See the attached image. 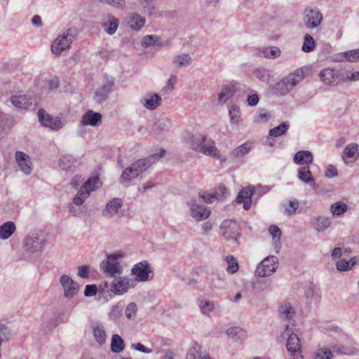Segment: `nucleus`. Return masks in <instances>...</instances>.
I'll use <instances>...</instances> for the list:
<instances>
[{
    "instance_id": "c9c22d12",
    "label": "nucleus",
    "mask_w": 359,
    "mask_h": 359,
    "mask_svg": "<svg viewBox=\"0 0 359 359\" xmlns=\"http://www.w3.org/2000/svg\"><path fill=\"white\" fill-rule=\"evenodd\" d=\"M235 93L236 89L234 86H225L222 88L221 92L219 94L218 101L220 103L224 104L231 98Z\"/></svg>"
},
{
    "instance_id": "9d476101",
    "label": "nucleus",
    "mask_w": 359,
    "mask_h": 359,
    "mask_svg": "<svg viewBox=\"0 0 359 359\" xmlns=\"http://www.w3.org/2000/svg\"><path fill=\"white\" fill-rule=\"evenodd\" d=\"M278 258L276 256L266 257L257 266L255 275L259 277H266L273 274L278 267Z\"/></svg>"
},
{
    "instance_id": "58836bf2",
    "label": "nucleus",
    "mask_w": 359,
    "mask_h": 359,
    "mask_svg": "<svg viewBox=\"0 0 359 359\" xmlns=\"http://www.w3.org/2000/svg\"><path fill=\"white\" fill-rule=\"evenodd\" d=\"M226 333L228 335L229 338L235 341L243 340L245 339L247 337L246 332L244 330L238 327H231L228 329Z\"/></svg>"
},
{
    "instance_id": "774afa93",
    "label": "nucleus",
    "mask_w": 359,
    "mask_h": 359,
    "mask_svg": "<svg viewBox=\"0 0 359 359\" xmlns=\"http://www.w3.org/2000/svg\"><path fill=\"white\" fill-rule=\"evenodd\" d=\"M299 202L297 199L289 201L287 207L285 208V212L287 215L294 214L299 207Z\"/></svg>"
},
{
    "instance_id": "c756f323",
    "label": "nucleus",
    "mask_w": 359,
    "mask_h": 359,
    "mask_svg": "<svg viewBox=\"0 0 359 359\" xmlns=\"http://www.w3.org/2000/svg\"><path fill=\"white\" fill-rule=\"evenodd\" d=\"M101 119L102 114L100 113L89 110L82 116L81 123L83 125L97 126L100 123Z\"/></svg>"
},
{
    "instance_id": "2eb2a0df",
    "label": "nucleus",
    "mask_w": 359,
    "mask_h": 359,
    "mask_svg": "<svg viewBox=\"0 0 359 359\" xmlns=\"http://www.w3.org/2000/svg\"><path fill=\"white\" fill-rule=\"evenodd\" d=\"M10 100L13 106L22 109L33 110L36 105V99L26 95H13Z\"/></svg>"
},
{
    "instance_id": "f704fd0d",
    "label": "nucleus",
    "mask_w": 359,
    "mask_h": 359,
    "mask_svg": "<svg viewBox=\"0 0 359 359\" xmlns=\"http://www.w3.org/2000/svg\"><path fill=\"white\" fill-rule=\"evenodd\" d=\"M170 126V122L168 118L158 120L154 123L151 130L156 133V135H161L164 132L168 130Z\"/></svg>"
},
{
    "instance_id": "8fccbe9b",
    "label": "nucleus",
    "mask_w": 359,
    "mask_h": 359,
    "mask_svg": "<svg viewBox=\"0 0 359 359\" xmlns=\"http://www.w3.org/2000/svg\"><path fill=\"white\" fill-rule=\"evenodd\" d=\"M289 126L290 125L287 121L283 122L279 126L271 129L269 130V135L274 137H279L286 133Z\"/></svg>"
},
{
    "instance_id": "4c0bfd02",
    "label": "nucleus",
    "mask_w": 359,
    "mask_h": 359,
    "mask_svg": "<svg viewBox=\"0 0 359 359\" xmlns=\"http://www.w3.org/2000/svg\"><path fill=\"white\" fill-rule=\"evenodd\" d=\"M225 285L226 281L224 274H214L212 276L209 287L211 290H221L224 287Z\"/></svg>"
},
{
    "instance_id": "2f4dec72",
    "label": "nucleus",
    "mask_w": 359,
    "mask_h": 359,
    "mask_svg": "<svg viewBox=\"0 0 359 359\" xmlns=\"http://www.w3.org/2000/svg\"><path fill=\"white\" fill-rule=\"evenodd\" d=\"M298 178L306 184L313 187H316L315 180L312 176L311 172L308 166H303L298 169Z\"/></svg>"
},
{
    "instance_id": "37998d69",
    "label": "nucleus",
    "mask_w": 359,
    "mask_h": 359,
    "mask_svg": "<svg viewBox=\"0 0 359 359\" xmlns=\"http://www.w3.org/2000/svg\"><path fill=\"white\" fill-rule=\"evenodd\" d=\"M348 210V205L342 202L338 201L330 205V212L333 216H341Z\"/></svg>"
},
{
    "instance_id": "4d7b16f0",
    "label": "nucleus",
    "mask_w": 359,
    "mask_h": 359,
    "mask_svg": "<svg viewBox=\"0 0 359 359\" xmlns=\"http://www.w3.org/2000/svg\"><path fill=\"white\" fill-rule=\"evenodd\" d=\"M191 58L188 54H182L175 56L173 58V63L177 65L178 67L184 65H189L191 62Z\"/></svg>"
},
{
    "instance_id": "3c124183",
    "label": "nucleus",
    "mask_w": 359,
    "mask_h": 359,
    "mask_svg": "<svg viewBox=\"0 0 359 359\" xmlns=\"http://www.w3.org/2000/svg\"><path fill=\"white\" fill-rule=\"evenodd\" d=\"M315 46L316 42L313 38L309 34H306L304 36L302 50L305 53L311 52L313 50Z\"/></svg>"
},
{
    "instance_id": "b1692460",
    "label": "nucleus",
    "mask_w": 359,
    "mask_h": 359,
    "mask_svg": "<svg viewBox=\"0 0 359 359\" xmlns=\"http://www.w3.org/2000/svg\"><path fill=\"white\" fill-rule=\"evenodd\" d=\"M15 158L20 170L26 175L32 172V162L29 156L22 151H18L15 153Z\"/></svg>"
},
{
    "instance_id": "5701e85b",
    "label": "nucleus",
    "mask_w": 359,
    "mask_h": 359,
    "mask_svg": "<svg viewBox=\"0 0 359 359\" xmlns=\"http://www.w3.org/2000/svg\"><path fill=\"white\" fill-rule=\"evenodd\" d=\"M119 25V20L113 15L108 13L102 19V26L104 31L109 35H113L116 32Z\"/></svg>"
},
{
    "instance_id": "f03ea898",
    "label": "nucleus",
    "mask_w": 359,
    "mask_h": 359,
    "mask_svg": "<svg viewBox=\"0 0 359 359\" xmlns=\"http://www.w3.org/2000/svg\"><path fill=\"white\" fill-rule=\"evenodd\" d=\"M306 77L304 68H298L283 77L275 85V92L278 95H285Z\"/></svg>"
},
{
    "instance_id": "c85d7f7f",
    "label": "nucleus",
    "mask_w": 359,
    "mask_h": 359,
    "mask_svg": "<svg viewBox=\"0 0 359 359\" xmlns=\"http://www.w3.org/2000/svg\"><path fill=\"white\" fill-rule=\"evenodd\" d=\"M121 206V199L115 198L107 203L105 208L102 211V215L105 217H111L118 212Z\"/></svg>"
},
{
    "instance_id": "603ef678",
    "label": "nucleus",
    "mask_w": 359,
    "mask_h": 359,
    "mask_svg": "<svg viewBox=\"0 0 359 359\" xmlns=\"http://www.w3.org/2000/svg\"><path fill=\"white\" fill-rule=\"evenodd\" d=\"M253 74L259 81L269 83L270 81V73L264 68H257L253 71Z\"/></svg>"
},
{
    "instance_id": "13d9d810",
    "label": "nucleus",
    "mask_w": 359,
    "mask_h": 359,
    "mask_svg": "<svg viewBox=\"0 0 359 359\" xmlns=\"http://www.w3.org/2000/svg\"><path fill=\"white\" fill-rule=\"evenodd\" d=\"M159 40V36L156 35H147L144 36L142 39L141 44L143 47H149L154 45H161V43H157Z\"/></svg>"
},
{
    "instance_id": "864d4df0",
    "label": "nucleus",
    "mask_w": 359,
    "mask_h": 359,
    "mask_svg": "<svg viewBox=\"0 0 359 359\" xmlns=\"http://www.w3.org/2000/svg\"><path fill=\"white\" fill-rule=\"evenodd\" d=\"M89 196L88 191L80 188L73 198V203L76 205H81Z\"/></svg>"
},
{
    "instance_id": "e2e57ef3",
    "label": "nucleus",
    "mask_w": 359,
    "mask_h": 359,
    "mask_svg": "<svg viewBox=\"0 0 359 359\" xmlns=\"http://www.w3.org/2000/svg\"><path fill=\"white\" fill-rule=\"evenodd\" d=\"M11 337V330L4 324H0V344L8 341Z\"/></svg>"
},
{
    "instance_id": "bb28decb",
    "label": "nucleus",
    "mask_w": 359,
    "mask_h": 359,
    "mask_svg": "<svg viewBox=\"0 0 359 359\" xmlns=\"http://www.w3.org/2000/svg\"><path fill=\"white\" fill-rule=\"evenodd\" d=\"M126 22L131 29L138 32L144 27L146 20L136 13H131L127 18Z\"/></svg>"
},
{
    "instance_id": "393cba45",
    "label": "nucleus",
    "mask_w": 359,
    "mask_h": 359,
    "mask_svg": "<svg viewBox=\"0 0 359 359\" xmlns=\"http://www.w3.org/2000/svg\"><path fill=\"white\" fill-rule=\"evenodd\" d=\"M59 165L62 170L73 172L80 165V162L71 155H65L60 158Z\"/></svg>"
},
{
    "instance_id": "338daca9",
    "label": "nucleus",
    "mask_w": 359,
    "mask_h": 359,
    "mask_svg": "<svg viewBox=\"0 0 359 359\" xmlns=\"http://www.w3.org/2000/svg\"><path fill=\"white\" fill-rule=\"evenodd\" d=\"M270 118V114L266 109L259 110L257 115L255 116V121L257 123H265L267 122Z\"/></svg>"
},
{
    "instance_id": "9b49d317",
    "label": "nucleus",
    "mask_w": 359,
    "mask_h": 359,
    "mask_svg": "<svg viewBox=\"0 0 359 359\" xmlns=\"http://www.w3.org/2000/svg\"><path fill=\"white\" fill-rule=\"evenodd\" d=\"M323 14L318 8H306L304 13L303 22L309 29L318 28L323 21Z\"/></svg>"
},
{
    "instance_id": "e433bc0d",
    "label": "nucleus",
    "mask_w": 359,
    "mask_h": 359,
    "mask_svg": "<svg viewBox=\"0 0 359 359\" xmlns=\"http://www.w3.org/2000/svg\"><path fill=\"white\" fill-rule=\"evenodd\" d=\"M125 348V342L118 334H114L111 337V351L113 353H119Z\"/></svg>"
},
{
    "instance_id": "09e8293b",
    "label": "nucleus",
    "mask_w": 359,
    "mask_h": 359,
    "mask_svg": "<svg viewBox=\"0 0 359 359\" xmlns=\"http://www.w3.org/2000/svg\"><path fill=\"white\" fill-rule=\"evenodd\" d=\"M229 114L231 124L238 125L242 119L241 118V110L236 105H232L229 107Z\"/></svg>"
},
{
    "instance_id": "bf43d9fd",
    "label": "nucleus",
    "mask_w": 359,
    "mask_h": 359,
    "mask_svg": "<svg viewBox=\"0 0 359 359\" xmlns=\"http://www.w3.org/2000/svg\"><path fill=\"white\" fill-rule=\"evenodd\" d=\"M344 57L348 62H355L359 61V48L344 52Z\"/></svg>"
},
{
    "instance_id": "f257e3e1",
    "label": "nucleus",
    "mask_w": 359,
    "mask_h": 359,
    "mask_svg": "<svg viewBox=\"0 0 359 359\" xmlns=\"http://www.w3.org/2000/svg\"><path fill=\"white\" fill-rule=\"evenodd\" d=\"M165 153L164 149H161L159 153L149 155L132 163L123 171L119 180L120 183L128 184L132 180L137 177L151 165L161 159L165 155Z\"/></svg>"
},
{
    "instance_id": "39448f33",
    "label": "nucleus",
    "mask_w": 359,
    "mask_h": 359,
    "mask_svg": "<svg viewBox=\"0 0 359 359\" xmlns=\"http://www.w3.org/2000/svg\"><path fill=\"white\" fill-rule=\"evenodd\" d=\"M123 257L121 253H114L108 255L107 259L100 263V269L102 271L110 277H115L121 275L123 269L118 259Z\"/></svg>"
},
{
    "instance_id": "1a4fd4ad",
    "label": "nucleus",
    "mask_w": 359,
    "mask_h": 359,
    "mask_svg": "<svg viewBox=\"0 0 359 359\" xmlns=\"http://www.w3.org/2000/svg\"><path fill=\"white\" fill-rule=\"evenodd\" d=\"M222 236L229 241H233L239 244L238 238L241 235V227L236 221L224 220L220 225Z\"/></svg>"
},
{
    "instance_id": "20e7f679",
    "label": "nucleus",
    "mask_w": 359,
    "mask_h": 359,
    "mask_svg": "<svg viewBox=\"0 0 359 359\" xmlns=\"http://www.w3.org/2000/svg\"><path fill=\"white\" fill-rule=\"evenodd\" d=\"M78 34L76 28H69L59 34L51 45V51L55 55H60L64 50L69 49L71 44Z\"/></svg>"
},
{
    "instance_id": "a878e982",
    "label": "nucleus",
    "mask_w": 359,
    "mask_h": 359,
    "mask_svg": "<svg viewBox=\"0 0 359 359\" xmlns=\"http://www.w3.org/2000/svg\"><path fill=\"white\" fill-rule=\"evenodd\" d=\"M90 328L96 341L100 345H103L106 342L107 334L104 325L99 322H93L90 324Z\"/></svg>"
},
{
    "instance_id": "a211bd4d",
    "label": "nucleus",
    "mask_w": 359,
    "mask_h": 359,
    "mask_svg": "<svg viewBox=\"0 0 359 359\" xmlns=\"http://www.w3.org/2000/svg\"><path fill=\"white\" fill-rule=\"evenodd\" d=\"M114 86V81L113 79H107L102 86L97 89L94 95V100L95 102L101 104L104 102L111 93Z\"/></svg>"
},
{
    "instance_id": "de8ad7c7",
    "label": "nucleus",
    "mask_w": 359,
    "mask_h": 359,
    "mask_svg": "<svg viewBox=\"0 0 359 359\" xmlns=\"http://www.w3.org/2000/svg\"><path fill=\"white\" fill-rule=\"evenodd\" d=\"M262 53L266 58L275 59L280 55L281 51L276 46H268L262 49Z\"/></svg>"
},
{
    "instance_id": "79ce46f5",
    "label": "nucleus",
    "mask_w": 359,
    "mask_h": 359,
    "mask_svg": "<svg viewBox=\"0 0 359 359\" xmlns=\"http://www.w3.org/2000/svg\"><path fill=\"white\" fill-rule=\"evenodd\" d=\"M358 259L353 257L350 260L341 259L336 264V268L339 271H346L351 270L357 263Z\"/></svg>"
},
{
    "instance_id": "cd10ccee",
    "label": "nucleus",
    "mask_w": 359,
    "mask_h": 359,
    "mask_svg": "<svg viewBox=\"0 0 359 359\" xmlns=\"http://www.w3.org/2000/svg\"><path fill=\"white\" fill-rule=\"evenodd\" d=\"M252 194L253 191L250 188H243L239 191L236 201L238 203H243V208L248 210L252 204Z\"/></svg>"
},
{
    "instance_id": "aec40b11",
    "label": "nucleus",
    "mask_w": 359,
    "mask_h": 359,
    "mask_svg": "<svg viewBox=\"0 0 359 359\" xmlns=\"http://www.w3.org/2000/svg\"><path fill=\"white\" fill-rule=\"evenodd\" d=\"M332 351L329 349H319L316 354L315 359H331L332 353L337 354H349L350 352L347 348L334 345L332 347Z\"/></svg>"
},
{
    "instance_id": "4468645a",
    "label": "nucleus",
    "mask_w": 359,
    "mask_h": 359,
    "mask_svg": "<svg viewBox=\"0 0 359 359\" xmlns=\"http://www.w3.org/2000/svg\"><path fill=\"white\" fill-rule=\"evenodd\" d=\"M38 117L40 123L44 127L49 128L51 130H57L62 128V121L59 117L53 118L51 115L46 113L43 109H40L38 111Z\"/></svg>"
},
{
    "instance_id": "6ab92c4d",
    "label": "nucleus",
    "mask_w": 359,
    "mask_h": 359,
    "mask_svg": "<svg viewBox=\"0 0 359 359\" xmlns=\"http://www.w3.org/2000/svg\"><path fill=\"white\" fill-rule=\"evenodd\" d=\"M311 226L318 232H323L327 229L332 224L329 217L316 215L309 219Z\"/></svg>"
},
{
    "instance_id": "412c9836",
    "label": "nucleus",
    "mask_w": 359,
    "mask_h": 359,
    "mask_svg": "<svg viewBox=\"0 0 359 359\" xmlns=\"http://www.w3.org/2000/svg\"><path fill=\"white\" fill-rule=\"evenodd\" d=\"M358 157L359 144L356 143L347 144L341 154V158L346 164L352 162L354 159H357Z\"/></svg>"
},
{
    "instance_id": "a18cd8bd",
    "label": "nucleus",
    "mask_w": 359,
    "mask_h": 359,
    "mask_svg": "<svg viewBox=\"0 0 359 359\" xmlns=\"http://www.w3.org/2000/svg\"><path fill=\"white\" fill-rule=\"evenodd\" d=\"M14 125L13 118L2 112H0V129L4 133L9 130Z\"/></svg>"
},
{
    "instance_id": "c03bdc74",
    "label": "nucleus",
    "mask_w": 359,
    "mask_h": 359,
    "mask_svg": "<svg viewBox=\"0 0 359 359\" xmlns=\"http://www.w3.org/2000/svg\"><path fill=\"white\" fill-rule=\"evenodd\" d=\"M278 312L283 319L288 320L292 319L294 314V311L290 304H285L280 306Z\"/></svg>"
},
{
    "instance_id": "473e14b6",
    "label": "nucleus",
    "mask_w": 359,
    "mask_h": 359,
    "mask_svg": "<svg viewBox=\"0 0 359 359\" xmlns=\"http://www.w3.org/2000/svg\"><path fill=\"white\" fill-rule=\"evenodd\" d=\"M269 232L273 238V245L276 249V252L278 253L281 248V230L278 226L273 224L269 227Z\"/></svg>"
},
{
    "instance_id": "72a5a7b5",
    "label": "nucleus",
    "mask_w": 359,
    "mask_h": 359,
    "mask_svg": "<svg viewBox=\"0 0 359 359\" xmlns=\"http://www.w3.org/2000/svg\"><path fill=\"white\" fill-rule=\"evenodd\" d=\"M16 227L14 222H6L0 226V238L6 240L15 231Z\"/></svg>"
},
{
    "instance_id": "69168bd1",
    "label": "nucleus",
    "mask_w": 359,
    "mask_h": 359,
    "mask_svg": "<svg viewBox=\"0 0 359 359\" xmlns=\"http://www.w3.org/2000/svg\"><path fill=\"white\" fill-rule=\"evenodd\" d=\"M201 357V346L196 344L187 354V359H198Z\"/></svg>"
},
{
    "instance_id": "7c9ffc66",
    "label": "nucleus",
    "mask_w": 359,
    "mask_h": 359,
    "mask_svg": "<svg viewBox=\"0 0 359 359\" xmlns=\"http://www.w3.org/2000/svg\"><path fill=\"white\" fill-rule=\"evenodd\" d=\"M313 155L310 151L302 150L294 156V162L298 165H308L313 162Z\"/></svg>"
},
{
    "instance_id": "0eeeda50",
    "label": "nucleus",
    "mask_w": 359,
    "mask_h": 359,
    "mask_svg": "<svg viewBox=\"0 0 359 359\" xmlns=\"http://www.w3.org/2000/svg\"><path fill=\"white\" fill-rule=\"evenodd\" d=\"M284 336L287 337L286 347L288 352L294 359H303L301 354V344L300 340L297 334L293 333L289 327V325L285 326V330L283 333Z\"/></svg>"
},
{
    "instance_id": "680f3d73",
    "label": "nucleus",
    "mask_w": 359,
    "mask_h": 359,
    "mask_svg": "<svg viewBox=\"0 0 359 359\" xmlns=\"http://www.w3.org/2000/svg\"><path fill=\"white\" fill-rule=\"evenodd\" d=\"M156 0H139L143 8L144 13L151 14L155 7L154 3Z\"/></svg>"
},
{
    "instance_id": "7ed1b4c3",
    "label": "nucleus",
    "mask_w": 359,
    "mask_h": 359,
    "mask_svg": "<svg viewBox=\"0 0 359 359\" xmlns=\"http://www.w3.org/2000/svg\"><path fill=\"white\" fill-rule=\"evenodd\" d=\"M191 148L196 152L219 158L220 154L215 146V142L210 137L203 135H191L189 138Z\"/></svg>"
},
{
    "instance_id": "5fc2aeb1",
    "label": "nucleus",
    "mask_w": 359,
    "mask_h": 359,
    "mask_svg": "<svg viewBox=\"0 0 359 359\" xmlns=\"http://www.w3.org/2000/svg\"><path fill=\"white\" fill-rule=\"evenodd\" d=\"M226 261L228 263L226 271L229 273H235L238 269V264L236 259L232 255H228L226 257Z\"/></svg>"
},
{
    "instance_id": "a19ab883",
    "label": "nucleus",
    "mask_w": 359,
    "mask_h": 359,
    "mask_svg": "<svg viewBox=\"0 0 359 359\" xmlns=\"http://www.w3.org/2000/svg\"><path fill=\"white\" fill-rule=\"evenodd\" d=\"M251 149V144L245 142L236 148L234 150L231 151L230 152V156L233 158H241L248 154Z\"/></svg>"
},
{
    "instance_id": "ddd939ff",
    "label": "nucleus",
    "mask_w": 359,
    "mask_h": 359,
    "mask_svg": "<svg viewBox=\"0 0 359 359\" xmlns=\"http://www.w3.org/2000/svg\"><path fill=\"white\" fill-rule=\"evenodd\" d=\"M60 283L64 291V297L67 299H72L79 291V283L68 275H62L60 278Z\"/></svg>"
},
{
    "instance_id": "49530a36",
    "label": "nucleus",
    "mask_w": 359,
    "mask_h": 359,
    "mask_svg": "<svg viewBox=\"0 0 359 359\" xmlns=\"http://www.w3.org/2000/svg\"><path fill=\"white\" fill-rule=\"evenodd\" d=\"M98 292L101 297L105 299L106 301H108L109 299L112 297L113 293L111 292V285H109L107 281L102 282L99 285Z\"/></svg>"
},
{
    "instance_id": "ea45409f",
    "label": "nucleus",
    "mask_w": 359,
    "mask_h": 359,
    "mask_svg": "<svg viewBox=\"0 0 359 359\" xmlns=\"http://www.w3.org/2000/svg\"><path fill=\"white\" fill-rule=\"evenodd\" d=\"M198 305L203 315H209L216 307L214 302L205 299H199Z\"/></svg>"
},
{
    "instance_id": "6e6d98bb",
    "label": "nucleus",
    "mask_w": 359,
    "mask_h": 359,
    "mask_svg": "<svg viewBox=\"0 0 359 359\" xmlns=\"http://www.w3.org/2000/svg\"><path fill=\"white\" fill-rule=\"evenodd\" d=\"M99 182V179L96 177H91L81 187V189L86 190L89 192L94 191L96 189V185Z\"/></svg>"
},
{
    "instance_id": "0e129e2a",
    "label": "nucleus",
    "mask_w": 359,
    "mask_h": 359,
    "mask_svg": "<svg viewBox=\"0 0 359 359\" xmlns=\"http://www.w3.org/2000/svg\"><path fill=\"white\" fill-rule=\"evenodd\" d=\"M99 1L111 6L118 9H124L126 8L125 0H98Z\"/></svg>"
},
{
    "instance_id": "f3484780",
    "label": "nucleus",
    "mask_w": 359,
    "mask_h": 359,
    "mask_svg": "<svg viewBox=\"0 0 359 359\" xmlns=\"http://www.w3.org/2000/svg\"><path fill=\"white\" fill-rule=\"evenodd\" d=\"M320 80L325 84L335 85L342 80L340 72L334 68H324L319 74Z\"/></svg>"
},
{
    "instance_id": "423d86ee",
    "label": "nucleus",
    "mask_w": 359,
    "mask_h": 359,
    "mask_svg": "<svg viewBox=\"0 0 359 359\" xmlns=\"http://www.w3.org/2000/svg\"><path fill=\"white\" fill-rule=\"evenodd\" d=\"M45 238L41 233L27 235L23 241V248L26 252L33 254L43 250Z\"/></svg>"
},
{
    "instance_id": "f8f14e48",
    "label": "nucleus",
    "mask_w": 359,
    "mask_h": 359,
    "mask_svg": "<svg viewBox=\"0 0 359 359\" xmlns=\"http://www.w3.org/2000/svg\"><path fill=\"white\" fill-rule=\"evenodd\" d=\"M190 207V216L196 221H203L206 219L210 215V210L197 202L196 198H192L189 202Z\"/></svg>"
},
{
    "instance_id": "6e6552de",
    "label": "nucleus",
    "mask_w": 359,
    "mask_h": 359,
    "mask_svg": "<svg viewBox=\"0 0 359 359\" xmlns=\"http://www.w3.org/2000/svg\"><path fill=\"white\" fill-rule=\"evenodd\" d=\"M137 285L136 279L126 276L114 278L111 284V292L114 295H121Z\"/></svg>"
},
{
    "instance_id": "dca6fc26",
    "label": "nucleus",
    "mask_w": 359,
    "mask_h": 359,
    "mask_svg": "<svg viewBox=\"0 0 359 359\" xmlns=\"http://www.w3.org/2000/svg\"><path fill=\"white\" fill-rule=\"evenodd\" d=\"M132 273L136 276L135 279L138 281L144 282L152 278L153 275L149 276V274H152L153 272L149 267V264L147 261H143L136 264L132 269Z\"/></svg>"
},
{
    "instance_id": "4be33fe9",
    "label": "nucleus",
    "mask_w": 359,
    "mask_h": 359,
    "mask_svg": "<svg viewBox=\"0 0 359 359\" xmlns=\"http://www.w3.org/2000/svg\"><path fill=\"white\" fill-rule=\"evenodd\" d=\"M161 102V97L156 93H147L140 100V103L147 109L154 110Z\"/></svg>"
},
{
    "instance_id": "052dcab7",
    "label": "nucleus",
    "mask_w": 359,
    "mask_h": 359,
    "mask_svg": "<svg viewBox=\"0 0 359 359\" xmlns=\"http://www.w3.org/2000/svg\"><path fill=\"white\" fill-rule=\"evenodd\" d=\"M305 295L309 304H317L320 301V296L315 292L313 287H309L306 291Z\"/></svg>"
}]
</instances>
